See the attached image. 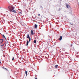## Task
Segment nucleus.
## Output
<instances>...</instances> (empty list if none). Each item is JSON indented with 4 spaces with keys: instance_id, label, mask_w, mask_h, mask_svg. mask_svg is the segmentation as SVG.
<instances>
[{
    "instance_id": "nucleus-1",
    "label": "nucleus",
    "mask_w": 79,
    "mask_h": 79,
    "mask_svg": "<svg viewBox=\"0 0 79 79\" xmlns=\"http://www.w3.org/2000/svg\"><path fill=\"white\" fill-rule=\"evenodd\" d=\"M27 38H29V41H31V37H29V34H28L27 36Z\"/></svg>"
},
{
    "instance_id": "nucleus-2",
    "label": "nucleus",
    "mask_w": 79,
    "mask_h": 79,
    "mask_svg": "<svg viewBox=\"0 0 79 79\" xmlns=\"http://www.w3.org/2000/svg\"><path fill=\"white\" fill-rule=\"evenodd\" d=\"M14 10V7L11 6L10 7V11L11 12Z\"/></svg>"
},
{
    "instance_id": "nucleus-3",
    "label": "nucleus",
    "mask_w": 79,
    "mask_h": 79,
    "mask_svg": "<svg viewBox=\"0 0 79 79\" xmlns=\"http://www.w3.org/2000/svg\"><path fill=\"white\" fill-rule=\"evenodd\" d=\"M66 6L67 8H69L70 7V6H69V5L68 4L66 5Z\"/></svg>"
},
{
    "instance_id": "nucleus-4",
    "label": "nucleus",
    "mask_w": 79,
    "mask_h": 79,
    "mask_svg": "<svg viewBox=\"0 0 79 79\" xmlns=\"http://www.w3.org/2000/svg\"><path fill=\"white\" fill-rule=\"evenodd\" d=\"M31 35H34V31L32 30H31Z\"/></svg>"
},
{
    "instance_id": "nucleus-5",
    "label": "nucleus",
    "mask_w": 79,
    "mask_h": 79,
    "mask_svg": "<svg viewBox=\"0 0 79 79\" xmlns=\"http://www.w3.org/2000/svg\"><path fill=\"white\" fill-rule=\"evenodd\" d=\"M3 42V39L0 40V44H2Z\"/></svg>"
},
{
    "instance_id": "nucleus-6",
    "label": "nucleus",
    "mask_w": 79,
    "mask_h": 79,
    "mask_svg": "<svg viewBox=\"0 0 79 79\" xmlns=\"http://www.w3.org/2000/svg\"><path fill=\"white\" fill-rule=\"evenodd\" d=\"M62 39V36H60L59 39V40H61Z\"/></svg>"
},
{
    "instance_id": "nucleus-7",
    "label": "nucleus",
    "mask_w": 79,
    "mask_h": 79,
    "mask_svg": "<svg viewBox=\"0 0 79 79\" xmlns=\"http://www.w3.org/2000/svg\"><path fill=\"white\" fill-rule=\"evenodd\" d=\"M12 11V12H13V13H16V10H13Z\"/></svg>"
},
{
    "instance_id": "nucleus-8",
    "label": "nucleus",
    "mask_w": 79,
    "mask_h": 79,
    "mask_svg": "<svg viewBox=\"0 0 79 79\" xmlns=\"http://www.w3.org/2000/svg\"><path fill=\"white\" fill-rule=\"evenodd\" d=\"M37 26H38L37 25V24H35V28H37Z\"/></svg>"
},
{
    "instance_id": "nucleus-9",
    "label": "nucleus",
    "mask_w": 79,
    "mask_h": 79,
    "mask_svg": "<svg viewBox=\"0 0 79 79\" xmlns=\"http://www.w3.org/2000/svg\"><path fill=\"white\" fill-rule=\"evenodd\" d=\"M2 69H5V70H7V71H8V69L6 68H5L3 67H2Z\"/></svg>"
},
{
    "instance_id": "nucleus-10",
    "label": "nucleus",
    "mask_w": 79,
    "mask_h": 79,
    "mask_svg": "<svg viewBox=\"0 0 79 79\" xmlns=\"http://www.w3.org/2000/svg\"><path fill=\"white\" fill-rule=\"evenodd\" d=\"M28 44H29V41H27V45H28Z\"/></svg>"
},
{
    "instance_id": "nucleus-11",
    "label": "nucleus",
    "mask_w": 79,
    "mask_h": 79,
    "mask_svg": "<svg viewBox=\"0 0 79 79\" xmlns=\"http://www.w3.org/2000/svg\"><path fill=\"white\" fill-rule=\"evenodd\" d=\"M58 65H56V66H55V68H58Z\"/></svg>"
},
{
    "instance_id": "nucleus-12",
    "label": "nucleus",
    "mask_w": 79,
    "mask_h": 79,
    "mask_svg": "<svg viewBox=\"0 0 79 79\" xmlns=\"http://www.w3.org/2000/svg\"><path fill=\"white\" fill-rule=\"evenodd\" d=\"M25 74H26V76L27 75V71H25Z\"/></svg>"
},
{
    "instance_id": "nucleus-13",
    "label": "nucleus",
    "mask_w": 79,
    "mask_h": 79,
    "mask_svg": "<svg viewBox=\"0 0 79 79\" xmlns=\"http://www.w3.org/2000/svg\"><path fill=\"white\" fill-rule=\"evenodd\" d=\"M35 44V43H36V40H35L33 42Z\"/></svg>"
},
{
    "instance_id": "nucleus-14",
    "label": "nucleus",
    "mask_w": 79,
    "mask_h": 79,
    "mask_svg": "<svg viewBox=\"0 0 79 79\" xmlns=\"http://www.w3.org/2000/svg\"><path fill=\"white\" fill-rule=\"evenodd\" d=\"M4 45H5L6 46V44H3L2 45H1V46H3Z\"/></svg>"
},
{
    "instance_id": "nucleus-15",
    "label": "nucleus",
    "mask_w": 79,
    "mask_h": 79,
    "mask_svg": "<svg viewBox=\"0 0 79 79\" xmlns=\"http://www.w3.org/2000/svg\"><path fill=\"white\" fill-rule=\"evenodd\" d=\"M3 37H4L5 38V39H6V38L5 37V36H4V35H3Z\"/></svg>"
},
{
    "instance_id": "nucleus-16",
    "label": "nucleus",
    "mask_w": 79,
    "mask_h": 79,
    "mask_svg": "<svg viewBox=\"0 0 79 79\" xmlns=\"http://www.w3.org/2000/svg\"><path fill=\"white\" fill-rule=\"evenodd\" d=\"M1 52H3V49H2V50H1Z\"/></svg>"
},
{
    "instance_id": "nucleus-17",
    "label": "nucleus",
    "mask_w": 79,
    "mask_h": 79,
    "mask_svg": "<svg viewBox=\"0 0 79 79\" xmlns=\"http://www.w3.org/2000/svg\"><path fill=\"white\" fill-rule=\"evenodd\" d=\"M14 57H13V58L12 59V60H14Z\"/></svg>"
},
{
    "instance_id": "nucleus-18",
    "label": "nucleus",
    "mask_w": 79,
    "mask_h": 79,
    "mask_svg": "<svg viewBox=\"0 0 79 79\" xmlns=\"http://www.w3.org/2000/svg\"><path fill=\"white\" fill-rule=\"evenodd\" d=\"M71 25H73V23H70Z\"/></svg>"
},
{
    "instance_id": "nucleus-19",
    "label": "nucleus",
    "mask_w": 79,
    "mask_h": 79,
    "mask_svg": "<svg viewBox=\"0 0 79 79\" xmlns=\"http://www.w3.org/2000/svg\"><path fill=\"white\" fill-rule=\"evenodd\" d=\"M38 16H40V14H39L38 15Z\"/></svg>"
},
{
    "instance_id": "nucleus-20",
    "label": "nucleus",
    "mask_w": 79,
    "mask_h": 79,
    "mask_svg": "<svg viewBox=\"0 0 79 79\" xmlns=\"http://www.w3.org/2000/svg\"><path fill=\"white\" fill-rule=\"evenodd\" d=\"M35 79H37V78H35Z\"/></svg>"
},
{
    "instance_id": "nucleus-21",
    "label": "nucleus",
    "mask_w": 79,
    "mask_h": 79,
    "mask_svg": "<svg viewBox=\"0 0 79 79\" xmlns=\"http://www.w3.org/2000/svg\"><path fill=\"white\" fill-rule=\"evenodd\" d=\"M71 46H72V45L71 44Z\"/></svg>"
},
{
    "instance_id": "nucleus-22",
    "label": "nucleus",
    "mask_w": 79,
    "mask_h": 79,
    "mask_svg": "<svg viewBox=\"0 0 79 79\" xmlns=\"http://www.w3.org/2000/svg\"><path fill=\"white\" fill-rule=\"evenodd\" d=\"M0 63H1V62H0Z\"/></svg>"
}]
</instances>
